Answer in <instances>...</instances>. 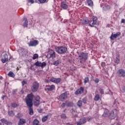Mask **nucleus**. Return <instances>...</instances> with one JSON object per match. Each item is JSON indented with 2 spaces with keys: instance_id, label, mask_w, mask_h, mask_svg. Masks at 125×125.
<instances>
[{
  "instance_id": "f704fd0d",
  "label": "nucleus",
  "mask_w": 125,
  "mask_h": 125,
  "mask_svg": "<svg viewBox=\"0 0 125 125\" xmlns=\"http://www.w3.org/2000/svg\"><path fill=\"white\" fill-rule=\"evenodd\" d=\"M115 63L119 64L120 63V56L116 57V60H115Z\"/></svg>"
},
{
  "instance_id": "9d476101",
  "label": "nucleus",
  "mask_w": 125,
  "mask_h": 125,
  "mask_svg": "<svg viewBox=\"0 0 125 125\" xmlns=\"http://www.w3.org/2000/svg\"><path fill=\"white\" fill-rule=\"evenodd\" d=\"M41 104V98L39 96H37L35 97L34 100V104L35 106H39Z\"/></svg>"
},
{
  "instance_id": "423d86ee",
  "label": "nucleus",
  "mask_w": 125,
  "mask_h": 125,
  "mask_svg": "<svg viewBox=\"0 0 125 125\" xmlns=\"http://www.w3.org/2000/svg\"><path fill=\"white\" fill-rule=\"evenodd\" d=\"M39 87H40V84L38 82H35L31 87V91L32 92H36V91H38Z\"/></svg>"
},
{
  "instance_id": "72a5a7b5",
  "label": "nucleus",
  "mask_w": 125,
  "mask_h": 125,
  "mask_svg": "<svg viewBox=\"0 0 125 125\" xmlns=\"http://www.w3.org/2000/svg\"><path fill=\"white\" fill-rule=\"evenodd\" d=\"M88 82H89V78H88V77H86L84 79V83H85V84L87 83H88Z\"/></svg>"
},
{
  "instance_id": "8fccbe9b",
  "label": "nucleus",
  "mask_w": 125,
  "mask_h": 125,
  "mask_svg": "<svg viewBox=\"0 0 125 125\" xmlns=\"http://www.w3.org/2000/svg\"><path fill=\"white\" fill-rule=\"evenodd\" d=\"M6 125H12V123H11V122L7 121V123L6 124Z\"/></svg>"
},
{
  "instance_id": "3c124183",
  "label": "nucleus",
  "mask_w": 125,
  "mask_h": 125,
  "mask_svg": "<svg viewBox=\"0 0 125 125\" xmlns=\"http://www.w3.org/2000/svg\"><path fill=\"white\" fill-rule=\"evenodd\" d=\"M122 92H125V86L122 87Z\"/></svg>"
},
{
  "instance_id": "37998d69",
  "label": "nucleus",
  "mask_w": 125,
  "mask_h": 125,
  "mask_svg": "<svg viewBox=\"0 0 125 125\" xmlns=\"http://www.w3.org/2000/svg\"><path fill=\"white\" fill-rule=\"evenodd\" d=\"M28 2L30 3L31 4L34 3L35 0H28Z\"/></svg>"
},
{
  "instance_id": "de8ad7c7",
  "label": "nucleus",
  "mask_w": 125,
  "mask_h": 125,
  "mask_svg": "<svg viewBox=\"0 0 125 125\" xmlns=\"http://www.w3.org/2000/svg\"><path fill=\"white\" fill-rule=\"evenodd\" d=\"M95 83H99V79L98 78H97L94 81Z\"/></svg>"
},
{
  "instance_id": "c756f323",
  "label": "nucleus",
  "mask_w": 125,
  "mask_h": 125,
  "mask_svg": "<svg viewBox=\"0 0 125 125\" xmlns=\"http://www.w3.org/2000/svg\"><path fill=\"white\" fill-rule=\"evenodd\" d=\"M77 105V106H78V107H82V106H83V101H82L81 100L78 101Z\"/></svg>"
},
{
  "instance_id": "e433bc0d",
  "label": "nucleus",
  "mask_w": 125,
  "mask_h": 125,
  "mask_svg": "<svg viewBox=\"0 0 125 125\" xmlns=\"http://www.w3.org/2000/svg\"><path fill=\"white\" fill-rule=\"evenodd\" d=\"M11 106L12 107H13V108H16V107L19 106V105L17 104L16 103H13L11 104Z\"/></svg>"
},
{
  "instance_id": "9b49d317",
  "label": "nucleus",
  "mask_w": 125,
  "mask_h": 125,
  "mask_svg": "<svg viewBox=\"0 0 125 125\" xmlns=\"http://www.w3.org/2000/svg\"><path fill=\"white\" fill-rule=\"evenodd\" d=\"M121 33L120 32H117L116 34H112L110 39L111 40V41H114V39H116V38H118V37H120L121 36Z\"/></svg>"
},
{
  "instance_id": "20e7f679",
  "label": "nucleus",
  "mask_w": 125,
  "mask_h": 125,
  "mask_svg": "<svg viewBox=\"0 0 125 125\" xmlns=\"http://www.w3.org/2000/svg\"><path fill=\"white\" fill-rule=\"evenodd\" d=\"M117 116H118V110L116 109H114L111 110V112L109 113V118L113 120V119L117 118Z\"/></svg>"
},
{
  "instance_id": "1a4fd4ad",
  "label": "nucleus",
  "mask_w": 125,
  "mask_h": 125,
  "mask_svg": "<svg viewBox=\"0 0 125 125\" xmlns=\"http://www.w3.org/2000/svg\"><path fill=\"white\" fill-rule=\"evenodd\" d=\"M67 97L68 93H67V92H65L62 94H61L59 96V98L60 101L63 102V101H65V100L66 99V98H67Z\"/></svg>"
},
{
  "instance_id": "0eeeda50",
  "label": "nucleus",
  "mask_w": 125,
  "mask_h": 125,
  "mask_svg": "<svg viewBox=\"0 0 125 125\" xmlns=\"http://www.w3.org/2000/svg\"><path fill=\"white\" fill-rule=\"evenodd\" d=\"M117 75L119 78H125V71L123 69H119L117 71Z\"/></svg>"
},
{
  "instance_id": "bb28decb",
  "label": "nucleus",
  "mask_w": 125,
  "mask_h": 125,
  "mask_svg": "<svg viewBox=\"0 0 125 125\" xmlns=\"http://www.w3.org/2000/svg\"><path fill=\"white\" fill-rule=\"evenodd\" d=\"M49 117V115H46L45 116H44L42 119V123H44L45 122H46V121H47V119H48Z\"/></svg>"
},
{
  "instance_id": "c03bdc74",
  "label": "nucleus",
  "mask_w": 125,
  "mask_h": 125,
  "mask_svg": "<svg viewBox=\"0 0 125 125\" xmlns=\"http://www.w3.org/2000/svg\"><path fill=\"white\" fill-rule=\"evenodd\" d=\"M86 98H84L83 99V103H84V104H86Z\"/></svg>"
},
{
  "instance_id": "393cba45",
  "label": "nucleus",
  "mask_w": 125,
  "mask_h": 125,
  "mask_svg": "<svg viewBox=\"0 0 125 125\" xmlns=\"http://www.w3.org/2000/svg\"><path fill=\"white\" fill-rule=\"evenodd\" d=\"M100 99V95L99 94H97L95 95V97L94 98V100L95 101H98Z\"/></svg>"
},
{
  "instance_id": "c9c22d12",
  "label": "nucleus",
  "mask_w": 125,
  "mask_h": 125,
  "mask_svg": "<svg viewBox=\"0 0 125 125\" xmlns=\"http://www.w3.org/2000/svg\"><path fill=\"white\" fill-rule=\"evenodd\" d=\"M8 115L10 117H13V116H14V113L13 111H9Z\"/></svg>"
},
{
  "instance_id": "b1692460",
  "label": "nucleus",
  "mask_w": 125,
  "mask_h": 125,
  "mask_svg": "<svg viewBox=\"0 0 125 125\" xmlns=\"http://www.w3.org/2000/svg\"><path fill=\"white\" fill-rule=\"evenodd\" d=\"M86 1L89 6H93V1L92 0H87Z\"/></svg>"
},
{
  "instance_id": "2eb2a0df",
  "label": "nucleus",
  "mask_w": 125,
  "mask_h": 125,
  "mask_svg": "<svg viewBox=\"0 0 125 125\" xmlns=\"http://www.w3.org/2000/svg\"><path fill=\"white\" fill-rule=\"evenodd\" d=\"M61 8L62 9H67L69 7L68 3L65 2H62L61 5Z\"/></svg>"
},
{
  "instance_id": "bf43d9fd",
  "label": "nucleus",
  "mask_w": 125,
  "mask_h": 125,
  "mask_svg": "<svg viewBox=\"0 0 125 125\" xmlns=\"http://www.w3.org/2000/svg\"><path fill=\"white\" fill-rule=\"evenodd\" d=\"M66 111V109L64 110V112H65Z\"/></svg>"
},
{
  "instance_id": "6e6d98bb",
  "label": "nucleus",
  "mask_w": 125,
  "mask_h": 125,
  "mask_svg": "<svg viewBox=\"0 0 125 125\" xmlns=\"http://www.w3.org/2000/svg\"><path fill=\"white\" fill-rule=\"evenodd\" d=\"M1 79H2V77H0V80H1Z\"/></svg>"
},
{
  "instance_id": "f3484780",
  "label": "nucleus",
  "mask_w": 125,
  "mask_h": 125,
  "mask_svg": "<svg viewBox=\"0 0 125 125\" xmlns=\"http://www.w3.org/2000/svg\"><path fill=\"white\" fill-rule=\"evenodd\" d=\"M8 60V56L7 54H4L1 59L2 63H5Z\"/></svg>"
},
{
  "instance_id": "6ab92c4d",
  "label": "nucleus",
  "mask_w": 125,
  "mask_h": 125,
  "mask_svg": "<svg viewBox=\"0 0 125 125\" xmlns=\"http://www.w3.org/2000/svg\"><path fill=\"white\" fill-rule=\"evenodd\" d=\"M46 89L48 91H52V90H54V89H55V85L54 84L49 85Z\"/></svg>"
},
{
  "instance_id": "f8f14e48",
  "label": "nucleus",
  "mask_w": 125,
  "mask_h": 125,
  "mask_svg": "<svg viewBox=\"0 0 125 125\" xmlns=\"http://www.w3.org/2000/svg\"><path fill=\"white\" fill-rule=\"evenodd\" d=\"M39 44V41L34 40L33 41H30L28 43L29 46H36Z\"/></svg>"
},
{
  "instance_id": "aec40b11",
  "label": "nucleus",
  "mask_w": 125,
  "mask_h": 125,
  "mask_svg": "<svg viewBox=\"0 0 125 125\" xmlns=\"http://www.w3.org/2000/svg\"><path fill=\"white\" fill-rule=\"evenodd\" d=\"M65 104L67 107H73L74 106V103L70 102V101H66Z\"/></svg>"
},
{
  "instance_id": "58836bf2",
  "label": "nucleus",
  "mask_w": 125,
  "mask_h": 125,
  "mask_svg": "<svg viewBox=\"0 0 125 125\" xmlns=\"http://www.w3.org/2000/svg\"><path fill=\"white\" fill-rule=\"evenodd\" d=\"M99 91L101 93V94H104V90L102 88H100L99 89Z\"/></svg>"
},
{
  "instance_id": "dca6fc26",
  "label": "nucleus",
  "mask_w": 125,
  "mask_h": 125,
  "mask_svg": "<svg viewBox=\"0 0 125 125\" xmlns=\"http://www.w3.org/2000/svg\"><path fill=\"white\" fill-rule=\"evenodd\" d=\"M85 123H86V119L85 118H82L80 120L79 122H77V125H82L85 124Z\"/></svg>"
},
{
  "instance_id": "a878e982",
  "label": "nucleus",
  "mask_w": 125,
  "mask_h": 125,
  "mask_svg": "<svg viewBox=\"0 0 125 125\" xmlns=\"http://www.w3.org/2000/svg\"><path fill=\"white\" fill-rule=\"evenodd\" d=\"M108 113H109V110L108 109H105L104 113L103 114V117H107L108 116Z\"/></svg>"
},
{
  "instance_id": "2f4dec72",
  "label": "nucleus",
  "mask_w": 125,
  "mask_h": 125,
  "mask_svg": "<svg viewBox=\"0 0 125 125\" xmlns=\"http://www.w3.org/2000/svg\"><path fill=\"white\" fill-rule=\"evenodd\" d=\"M0 122H1V123L4 124V125H6V124L7 123V120H6V119H5V118H3L0 120Z\"/></svg>"
},
{
  "instance_id": "f03ea898",
  "label": "nucleus",
  "mask_w": 125,
  "mask_h": 125,
  "mask_svg": "<svg viewBox=\"0 0 125 125\" xmlns=\"http://www.w3.org/2000/svg\"><path fill=\"white\" fill-rule=\"evenodd\" d=\"M81 22L82 24H88L89 23V25L90 27H93L94 25H96V23H97V18L93 16L90 21H88V20L87 19H82Z\"/></svg>"
},
{
  "instance_id": "412c9836",
  "label": "nucleus",
  "mask_w": 125,
  "mask_h": 125,
  "mask_svg": "<svg viewBox=\"0 0 125 125\" xmlns=\"http://www.w3.org/2000/svg\"><path fill=\"white\" fill-rule=\"evenodd\" d=\"M26 124V120L24 119H20L18 123V125H22Z\"/></svg>"
},
{
  "instance_id": "4be33fe9",
  "label": "nucleus",
  "mask_w": 125,
  "mask_h": 125,
  "mask_svg": "<svg viewBox=\"0 0 125 125\" xmlns=\"http://www.w3.org/2000/svg\"><path fill=\"white\" fill-rule=\"evenodd\" d=\"M111 7H110V5H105L103 8V10L104 11H107V10H109Z\"/></svg>"
},
{
  "instance_id": "4468645a",
  "label": "nucleus",
  "mask_w": 125,
  "mask_h": 125,
  "mask_svg": "<svg viewBox=\"0 0 125 125\" xmlns=\"http://www.w3.org/2000/svg\"><path fill=\"white\" fill-rule=\"evenodd\" d=\"M21 24L24 28L28 27V20L26 18H24Z\"/></svg>"
},
{
  "instance_id": "49530a36",
  "label": "nucleus",
  "mask_w": 125,
  "mask_h": 125,
  "mask_svg": "<svg viewBox=\"0 0 125 125\" xmlns=\"http://www.w3.org/2000/svg\"><path fill=\"white\" fill-rule=\"evenodd\" d=\"M66 103H62L61 105V107H62V108H64V107H65L66 106Z\"/></svg>"
},
{
  "instance_id": "7ed1b4c3",
  "label": "nucleus",
  "mask_w": 125,
  "mask_h": 125,
  "mask_svg": "<svg viewBox=\"0 0 125 125\" xmlns=\"http://www.w3.org/2000/svg\"><path fill=\"white\" fill-rule=\"evenodd\" d=\"M55 50L58 54H65L67 52V49L65 46H60L55 47Z\"/></svg>"
},
{
  "instance_id": "a18cd8bd",
  "label": "nucleus",
  "mask_w": 125,
  "mask_h": 125,
  "mask_svg": "<svg viewBox=\"0 0 125 125\" xmlns=\"http://www.w3.org/2000/svg\"><path fill=\"white\" fill-rule=\"evenodd\" d=\"M21 83H22V86H24V84H27V81H23L21 82Z\"/></svg>"
},
{
  "instance_id": "c85d7f7f",
  "label": "nucleus",
  "mask_w": 125,
  "mask_h": 125,
  "mask_svg": "<svg viewBox=\"0 0 125 125\" xmlns=\"http://www.w3.org/2000/svg\"><path fill=\"white\" fill-rule=\"evenodd\" d=\"M61 81H62V80L61 78H55L54 83H57L58 84V83H59Z\"/></svg>"
},
{
  "instance_id": "13d9d810",
  "label": "nucleus",
  "mask_w": 125,
  "mask_h": 125,
  "mask_svg": "<svg viewBox=\"0 0 125 125\" xmlns=\"http://www.w3.org/2000/svg\"><path fill=\"white\" fill-rule=\"evenodd\" d=\"M0 125H2V124H1V123H0Z\"/></svg>"
},
{
  "instance_id": "5701e85b",
  "label": "nucleus",
  "mask_w": 125,
  "mask_h": 125,
  "mask_svg": "<svg viewBox=\"0 0 125 125\" xmlns=\"http://www.w3.org/2000/svg\"><path fill=\"white\" fill-rule=\"evenodd\" d=\"M59 64H61V61L60 60H58L53 62V64L55 66H58Z\"/></svg>"
},
{
  "instance_id": "4d7b16f0",
  "label": "nucleus",
  "mask_w": 125,
  "mask_h": 125,
  "mask_svg": "<svg viewBox=\"0 0 125 125\" xmlns=\"http://www.w3.org/2000/svg\"><path fill=\"white\" fill-rule=\"evenodd\" d=\"M30 70H32V67H30Z\"/></svg>"
},
{
  "instance_id": "a19ab883",
  "label": "nucleus",
  "mask_w": 125,
  "mask_h": 125,
  "mask_svg": "<svg viewBox=\"0 0 125 125\" xmlns=\"http://www.w3.org/2000/svg\"><path fill=\"white\" fill-rule=\"evenodd\" d=\"M61 118H62V119H66V114H62Z\"/></svg>"
},
{
  "instance_id": "603ef678",
  "label": "nucleus",
  "mask_w": 125,
  "mask_h": 125,
  "mask_svg": "<svg viewBox=\"0 0 125 125\" xmlns=\"http://www.w3.org/2000/svg\"><path fill=\"white\" fill-rule=\"evenodd\" d=\"M121 22L122 23H125V19H122V21H121Z\"/></svg>"
},
{
  "instance_id": "ea45409f",
  "label": "nucleus",
  "mask_w": 125,
  "mask_h": 125,
  "mask_svg": "<svg viewBox=\"0 0 125 125\" xmlns=\"http://www.w3.org/2000/svg\"><path fill=\"white\" fill-rule=\"evenodd\" d=\"M55 79L54 77H52L50 79V82H52V83H55Z\"/></svg>"
},
{
  "instance_id": "6e6552de",
  "label": "nucleus",
  "mask_w": 125,
  "mask_h": 125,
  "mask_svg": "<svg viewBox=\"0 0 125 125\" xmlns=\"http://www.w3.org/2000/svg\"><path fill=\"white\" fill-rule=\"evenodd\" d=\"M34 65L36 67H41V68H43L46 66V63L45 62H41L40 61H37L34 63Z\"/></svg>"
},
{
  "instance_id": "cd10ccee",
  "label": "nucleus",
  "mask_w": 125,
  "mask_h": 125,
  "mask_svg": "<svg viewBox=\"0 0 125 125\" xmlns=\"http://www.w3.org/2000/svg\"><path fill=\"white\" fill-rule=\"evenodd\" d=\"M8 76L9 77H11V78H14V77H15V74H14V73L12 72V71H10L8 73Z\"/></svg>"
},
{
  "instance_id": "4c0bfd02",
  "label": "nucleus",
  "mask_w": 125,
  "mask_h": 125,
  "mask_svg": "<svg viewBox=\"0 0 125 125\" xmlns=\"http://www.w3.org/2000/svg\"><path fill=\"white\" fill-rule=\"evenodd\" d=\"M38 1L41 3H45V2H47V0H38Z\"/></svg>"
},
{
  "instance_id": "473e14b6",
  "label": "nucleus",
  "mask_w": 125,
  "mask_h": 125,
  "mask_svg": "<svg viewBox=\"0 0 125 125\" xmlns=\"http://www.w3.org/2000/svg\"><path fill=\"white\" fill-rule=\"evenodd\" d=\"M38 58H39V55H38V54H35L33 55V57L32 58L33 60H36V59H38Z\"/></svg>"
},
{
  "instance_id": "a211bd4d",
  "label": "nucleus",
  "mask_w": 125,
  "mask_h": 125,
  "mask_svg": "<svg viewBox=\"0 0 125 125\" xmlns=\"http://www.w3.org/2000/svg\"><path fill=\"white\" fill-rule=\"evenodd\" d=\"M56 57V53L54 50H51L50 51V58H52V59H54V58H55Z\"/></svg>"
},
{
  "instance_id": "39448f33",
  "label": "nucleus",
  "mask_w": 125,
  "mask_h": 125,
  "mask_svg": "<svg viewBox=\"0 0 125 125\" xmlns=\"http://www.w3.org/2000/svg\"><path fill=\"white\" fill-rule=\"evenodd\" d=\"M79 58L82 61H86L88 58V54L82 52L79 54Z\"/></svg>"
},
{
  "instance_id": "09e8293b",
  "label": "nucleus",
  "mask_w": 125,
  "mask_h": 125,
  "mask_svg": "<svg viewBox=\"0 0 125 125\" xmlns=\"http://www.w3.org/2000/svg\"><path fill=\"white\" fill-rule=\"evenodd\" d=\"M17 118L20 119V118H21V113H18V114L17 115Z\"/></svg>"
},
{
  "instance_id": "79ce46f5",
  "label": "nucleus",
  "mask_w": 125,
  "mask_h": 125,
  "mask_svg": "<svg viewBox=\"0 0 125 125\" xmlns=\"http://www.w3.org/2000/svg\"><path fill=\"white\" fill-rule=\"evenodd\" d=\"M101 66L102 67H103V68H104V67H105V66H106V63L104 62H102L101 63Z\"/></svg>"
},
{
  "instance_id": "ddd939ff",
  "label": "nucleus",
  "mask_w": 125,
  "mask_h": 125,
  "mask_svg": "<svg viewBox=\"0 0 125 125\" xmlns=\"http://www.w3.org/2000/svg\"><path fill=\"white\" fill-rule=\"evenodd\" d=\"M84 90V88L83 87H81L75 92V94L76 95H78V94H82V93H83Z\"/></svg>"
},
{
  "instance_id": "5fc2aeb1",
  "label": "nucleus",
  "mask_w": 125,
  "mask_h": 125,
  "mask_svg": "<svg viewBox=\"0 0 125 125\" xmlns=\"http://www.w3.org/2000/svg\"><path fill=\"white\" fill-rule=\"evenodd\" d=\"M103 4H101V7H102V6H103Z\"/></svg>"
},
{
  "instance_id": "7c9ffc66",
  "label": "nucleus",
  "mask_w": 125,
  "mask_h": 125,
  "mask_svg": "<svg viewBox=\"0 0 125 125\" xmlns=\"http://www.w3.org/2000/svg\"><path fill=\"white\" fill-rule=\"evenodd\" d=\"M39 124H40V121L38 120V119H35L33 121V125H39Z\"/></svg>"
},
{
  "instance_id": "f257e3e1",
  "label": "nucleus",
  "mask_w": 125,
  "mask_h": 125,
  "mask_svg": "<svg viewBox=\"0 0 125 125\" xmlns=\"http://www.w3.org/2000/svg\"><path fill=\"white\" fill-rule=\"evenodd\" d=\"M33 97L34 95L33 93H31L27 95L26 99V103L27 106L29 107V114L31 115H34V111L33 110Z\"/></svg>"
},
{
  "instance_id": "864d4df0",
  "label": "nucleus",
  "mask_w": 125,
  "mask_h": 125,
  "mask_svg": "<svg viewBox=\"0 0 125 125\" xmlns=\"http://www.w3.org/2000/svg\"><path fill=\"white\" fill-rule=\"evenodd\" d=\"M4 97H5V96H3L2 97V100H4Z\"/></svg>"
}]
</instances>
